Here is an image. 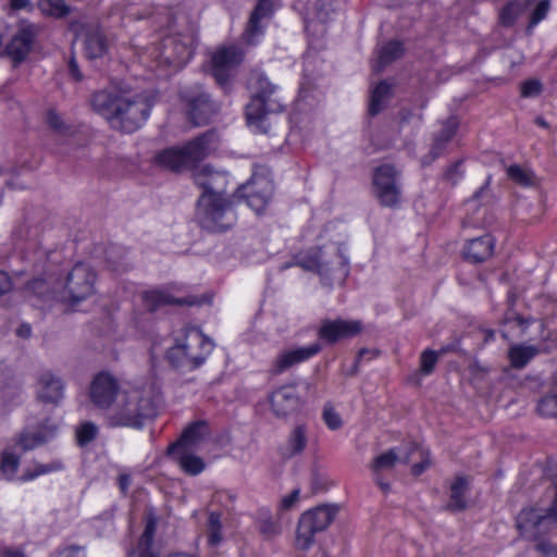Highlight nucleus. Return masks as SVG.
<instances>
[{
	"label": "nucleus",
	"mask_w": 557,
	"mask_h": 557,
	"mask_svg": "<svg viewBox=\"0 0 557 557\" xmlns=\"http://www.w3.org/2000/svg\"><path fill=\"white\" fill-rule=\"evenodd\" d=\"M90 106L110 126L124 133L141 127L150 115L152 101L146 92H133L110 85L92 94Z\"/></svg>",
	"instance_id": "f257e3e1"
},
{
	"label": "nucleus",
	"mask_w": 557,
	"mask_h": 557,
	"mask_svg": "<svg viewBox=\"0 0 557 557\" xmlns=\"http://www.w3.org/2000/svg\"><path fill=\"white\" fill-rule=\"evenodd\" d=\"M157 393L152 385L124 389L106 414L112 428H143L157 416Z\"/></svg>",
	"instance_id": "f03ea898"
},
{
	"label": "nucleus",
	"mask_w": 557,
	"mask_h": 557,
	"mask_svg": "<svg viewBox=\"0 0 557 557\" xmlns=\"http://www.w3.org/2000/svg\"><path fill=\"white\" fill-rule=\"evenodd\" d=\"M220 177L196 175L195 182L203 193L198 199L197 220L199 225L209 232H222L232 226L235 221L233 212L234 200H228L222 191L215 190V183Z\"/></svg>",
	"instance_id": "7ed1b4c3"
},
{
	"label": "nucleus",
	"mask_w": 557,
	"mask_h": 557,
	"mask_svg": "<svg viewBox=\"0 0 557 557\" xmlns=\"http://www.w3.org/2000/svg\"><path fill=\"white\" fill-rule=\"evenodd\" d=\"M214 348L213 341L198 327L186 326L183 336L166 351V360L181 373H188L200 368Z\"/></svg>",
	"instance_id": "20e7f679"
},
{
	"label": "nucleus",
	"mask_w": 557,
	"mask_h": 557,
	"mask_svg": "<svg viewBox=\"0 0 557 557\" xmlns=\"http://www.w3.org/2000/svg\"><path fill=\"white\" fill-rule=\"evenodd\" d=\"M248 84L252 97L246 106L247 124L257 133H268V114L278 113L284 109L277 96V87L261 72L251 73Z\"/></svg>",
	"instance_id": "39448f33"
},
{
	"label": "nucleus",
	"mask_w": 557,
	"mask_h": 557,
	"mask_svg": "<svg viewBox=\"0 0 557 557\" xmlns=\"http://www.w3.org/2000/svg\"><path fill=\"white\" fill-rule=\"evenodd\" d=\"M216 140L214 132H207L184 147H172L157 153L154 163L165 170L181 171L205 159Z\"/></svg>",
	"instance_id": "423d86ee"
},
{
	"label": "nucleus",
	"mask_w": 557,
	"mask_h": 557,
	"mask_svg": "<svg viewBox=\"0 0 557 557\" xmlns=\"http://www.w3.org/2000/svg\"><path fill=\"white\" fill-rule=\"evenodd\" d=\"M97 274L94 269L84 262H77L59 282L53 293L62 301L78 304L96 293Z\"/></svg>",
	"instance_id": "0eeeda50"
},
{
	"label": "nucleus",
	"mask_w": 557,
	"mask_h": 557,
	"mask_svg": "<svg viewBox=\"0 0 557 557\" xmlns=\"http://www.w3.org/2000/svg\"><path fill=\"white\" fill-rule=\"evenodd\" d=\"M295 264L301 269L317 273L325 284L344 281L348 275V261L339 253L326 260L321 248H313L295 257Z\"/></svg>",
	"instance_id": "6e6552de"
},
{
	"label": "nucleus",
	"mask_w": 557,
	"mask_h": 557,
	"mask_svg": "<svg viewBox=\"0 0 557 557\" xmlns=\"http://www.w3.org/2000/svg\"><path fill=\"white\" fill-rule=\"evenodd\" d=\"M24 260L27 263V269L21 273H30L35 277L32 282H28L27 288L39 297H46V294L51 288L52 273L55 264L60 260V253L57 251H47L41 248H36L33 251L27 252L24 256Z\"/></svg>",
	"instance_id": "1a4fd4ad"
},
{
	"label": "nucleus",
	"mask_w": 557,
	"mask_h": 557,
	"mask_svg": "<svg viewBox=\"0 0 557 557\" xmlns=\"http://www.w3.org/2000/svg\"><path fill=\"white\" fill-rule=\"evenodd\" d=\"M337 513L335 506H319L305 512L298 522L295 545L298 549H308L318 532L324 531Z\"/></svg>",
	"instance_id": "9d476101"
},
{
	"label": "nucleus",
	"mask_w": 557,
	"mask_h": 557,
	"mask_svg": "<svg viewBox=\"0 0 557 557\" xmlns=\"http://www.w3.org/2000/svg\"><path fill=\"white\" fill-rule=\"evenodd\" d=\"M557 524V505L548 509L527 508L517 517L520 534L529 540L548 533Z\"/></svg>",
	"instance_id": "9b49d317"
},
{
	"label": "nucleus",
	"mask_w": 557,
	"mask_h": 557,
	"mask_svg": "<svg viewBox=\"0 0 557 557\" xmlns=\"http://www.w3.org/2000/svg\"><path fill=\"white\" fill-rule=\"evenodd\" d=\"M373 193L380 205L394 208L401 201L399 172L392 164H382L374 170Z\"/></svg>",
	"instance_id": "f8f14e48"
},
{
	"label": "nucleus",
	"mask_w": 557,
	"mask_h": 557,
	"mask_svg": "<svg viewBox=\"0 0 557 557\" xmlns=\"http://www.w3.org/2000/svg\"><path fill=\"white\" fill-rule=\"evenodd\" d=\"M39 24L23 20L17 24V29L5 46V53L16 67L23 63L33 51L36 40L41 33Z\"/></svg>",
	"instance_id": "ddd939ff"
},
{
	"label": "nucleus",
	"mask_w": 557,
	"mask_h": 557,
	"mask_svg": "<svg viewBox=\"0 0 557 557\" xmlns=\"http://www.w3.org/2000/svg\"><path fill=\"white\" fill-rule=\"evenodd\" d=\"M549 9V0H515L503 8L499 18L503 25L510 26L520 15L530 13V30L546 18Z\"/></svg>",
	"instance_id": "4468645a"
},
{
	"label": "nucleus",
	"mask_w": 557,
	"mask_h": 557,
	"mask_svg": "<svg viewBox=\"0 0 557 557\" xmlns=\"http://www.w3.org/2000/svg\"><path fill=\"white\" fill-rule=\"evenodd\" d=\"M243 60L244 53L237 46L232 45L218 48L211 57V74L216 83L226 88Z\"/></svg>",
	"instance_id": "2eb2a0df"
},
{
	"label": "nucleus",
	"mask_w": 557,
	"mask_h": 557,
	"mask_svg": "<svg viewBox=\"0 0 557 557\" xmlns=\"http://www.w3.org/2000/svg\"><path fill=\"white\" fill-rule=\"evenodd\" d=\"M274 186L270 178L253 174L246 184L237 189L234 198L244 199L247 206L259 214L270 202Z\"/></svg>",
	"instance_id": "dca6fc26"
},
{
	"label": "nucleus",
	"mask_w": 557,
	"mask_h": 557,
	"mask_svg": "<svg viewBox=\"0 0 557 557\" xmlns=\"http://www.w3.org/2000/svg\"><path fill=\"white\" fill-rule=\"evenodd\" d=\"M182 99L187 107L188 117L195 126L208 124L218 112V107L210 95L199 86L183 91Z\"/></svg>",
	"instance_id": "f3484780"
},
{
	"label": "nucleus",
	"mask_w": 557,
	"mask_h": 557,
	"mask_svg": "<svg viewBox=\"0 0 557 557\" xmlns=\"http://www.w3.org/2000/svg\"><path fill=\"white\" fill-rule=\"evenodd\" d=\"M121 392L117 380L111 373L103 371L92 379L89 387V398L96 408L107 414Z\"/></svg>",
	"instance_id": "a211bd4d"
},
{
	"label": "nucleus",
	"mask_w": 557,
	"mask_h": 557,
	"mask_svg": "<svg viewBox=\"0 0 557 557\" xmlns=\"http://www.w3.org/2000/svg\"><path fill=\"white\" fill-rule=\"evenodd\" d=\"M58 432V425L50 419L42 422L27 424L15 435V445L23 451L33 450L51 441Z\"/></svg>",
	"instance_id": "6ab92c4d"
},
{
	"label": "nucleus",
	"mask_w": 557,
	"mask_h": 557,
	"mask_svg": "<svg viewBox=\"0 0 557 557\" xmlns=\"http://www.w3.org/2000/svg\"><path fill=\"white\" fill-rule=\"evenodd\" d=\"M322 347L319 343H313L304 347H289L281 350L272 360L269 373L271 375H280L290 368L302 363L321 351Z\"/></svg>",
	"instance_id": "aec40b11"
},
{
	"label": "nucleus",
	"mask_w": 557,
	"mask_h": 557,
	"mask_svg": "<svg viewBox=\"0 0 557 557\" xmlns=\"http://www.w3.org/2000/svg\"><path fill=\"white\" fill-rule=\"evenodd\" d=\"M362 330L363 324L360 320L325 319L321 321L318 336L326 344L333 345L357 336Z\"/></svg>",
	"instance_id": "412c9836"
},
{
	"label": "nucleus",
	"mask_w": 557,
	"mask_h": 557,
	"mask_svg": "<svg viewBox=\"0 0 557 557\" xmlns=\"http://www.w3.org/2000/svg\"><path fill=\"white\" fill-rule=\"evenodd\" d=\"M193 55V49L175 36L165 37L156 57L157 66H173L175 69L185 65Z\"/></svg>",
	"instance_id": "4be33fe9"
},
{
	"label": "nucleus",
	"mask_w": 557,
	"mask_h": 557,
	"mask_svg": "<svg viewBox=\"0 0 557 557\" xmlns=\"http://www.w3.org/2000/svg\"><path fill=\"white\" fill-rule=\"evenodd\" d=\"M276 2L277 0L257 1L245 29V38L248 44L256 45L263 36L265 25L262 22L269 21L273 16L275 8L278 7Z\"/></svg>",
	"instance_id": "5701e85b"
},
{
	"label": "nucleus",
	"mask_w": 557,
	"mask_h": 557,
	"mask_svg": "<svg viewBox=\"0 0 557 557\" xmlns=\"http://www.w3.org/2000/svg\"><path fill=\"white\" fill-rule=\"evenodd\" d=\"M144 531L138 540L136 548L128 552L127 557H160V552L154 547V536L158 525V517L148 511L144 517Z\"/></svg>",
	"instance_id": "b1692460"
},
{
	"label": "nucleus",
	"mask_w": 557,
	"mask_h": 557,
	"mask_svg": "<svg viewBox=\"0 0 557 557\" xmlns=\"http://www.w3.org/2000/svg\"><path fill=\"white\" fill-rule=\"evenodd\" d=\"M211 429L207 421L198 420L190 423L182 433L180 440L169 446L170 453H175L177 449H195L205 442L209 441Z\"/></svg>",
	"instance_id": "393cba45"
},
{
	"label": "nucleus",
	"mask_w": 557,
	"mask_h": 557,
	"mask_svg": "<svg viewBox=\"0 0 557 557\" xmlns=\"http://www.w3.org/2000/svg\"><path fill=\"white\" fill-rule=\"evenodd\" d=\"M36 394L42 403L59 405L64 397V382L52 372L46 371L38 377Z\"/></svg>",
	"instance_id": "a878e982"
},
{
	"label": "nucleus",
	"mask_w": 557,
	"mask_h": 557,
	"mask_svg": "<svg viewBox=\"0 0 557 557\" xmlns=\"http://www.w3.org/2000/svg\"><path fill=\"white\" fill-rule=\"evenodd\" d=\"M144 306L149 311H154L162 306H194L199 304L196 297L178 298L165 290L152 289L141 294Z\"/></svg>",
	"instance_id": "bb28decb"
},
{
	"label": "nucleus",
	"mask_w": 557,
	"mask_h": 557,
	"mask_svg": "<svg viewBox=\"0 0 557 557\" xmlns=\"http://www.w3.org/2000/svg\"><path fill=\"white\" fill-rule=\"evenodd\" d=\"M495 239L491 234L470 239L463 247V258L472 263L486 261L494 252Z\"/></svg>",
	"instance_id": "cd10ccee"
},
{
	"label": "nucleus",
	"mask_w": 557,
	"mask_h": 557,
	"mask_svg": "<svg viewBox=\"0 0 557 557\" xmlns=\"http://www.w3.org/2000/svg\"><path fill=\"white\" fill-rule=\"evenodd\" d=\"M270 405L276 417H286L299 406V397L293 387H280L270 396Z\"/></svg>",
	"instance_id": "c85d7f7f"
},
{
	"label": "nucleus",
	"mask_w": 557,
	"mask_h": 557,
	"mask_svg": "<svg viewBox=\"0 0 557 557\" xmlns=\"http://www.w3.org/2000/svg\"><path fill=\"white\" fill-rule=\"evenodd\" d=\"M457 126L458 123L455 117L448 119L443 124L442 129L434 138L430 154L422 160L424 165L431 163L443 153L446 144L455 136Z\"/></svg>",
	"instance_id": "c756f323"
},
{
	"label": "nucleus",
	"mask_w": 557,
	"mask_h": 557,
	"mask_svg": "<svg viewBox=\"0 0 557 557\" xmlns=\"http://www.w3.org/2000/svg\"><path fill=\"white\" fill-rule=\"evenodd\" d=\"M307 430L300 424L293 429L286 443L280 447V455L284 459H290L300 455L307 446Z\"/></svg>",
	"instance_id": "7c9ffc66"
},
{
	"label": "nucleus",
	"mask_w": 557,
	"mask_h": 557,
	"mask_svg": "<svg viewBox=\"0 0 557 557\" xmlns=\"http://www.w3.org/2000/svg\"><path fill=\"white\" fill-rule=\"evenodd\" d=\"M404 51V46L398 40L384 44L377 49V57L372 65L373 71L376 73L382 72L387 65L401 58Z\"/></svg>",
	"instance_id": "2f4dec72"
},
{
	"label": "nucleus",
	"mask_w": 557,
	"mask_h": 557,
	"mask_svg": "<svg viewBox=\"0 0 557 557\" xmlns=\"http://www.w3.org/2000/svg\"><path fill=\"white\" fill-rule=\"evenodd\" d=\"M468 490V480L462 475L456 476L449 486V502L447 504V508L451 511H461L466 509Z\"/></svg>",
	"instance_id": "473e14b6"
},
{
	"label": "nucleus",
	"mask_w": 557,
	"mask_h": 557,
	"mask_svg": "<svg viewBox=\"0 0 557 557\" xmlns=\"http://www.w3.org/2000/svg\"><path fill=\"white\" fill-rule=\"evenodd\" d=\"M191 450L193 449L181 448L175 453H170L168 450V454L178 462L184 472L190 475H197L205 470L206 466L203 460L194 455Z\"/></svg>",
	"instance_id": "72a5a7b5"
},
{
	"label": "nucleus",
	"mask_w": 557,
	"mask_h": 557,
	"mask_svg": "<svg viewBox=\"0 0 557 557\" xmlns=\"http://www.w3.org/2000/svg\"><path fill=\"white\" fill-rule=\"evenodd\" d=\"M539 352L533 345H513L508 350V358L512 368L523 369Z\"/></svg>",
	"instance_id": "f704fd0d"
},
{
	"label": "nucleus",
	"mask_w": 557,
	"mask_h": 557,
	"mask_svg": "<svg viewBox=\"0 0 557 557\" xmlns=\"http://www.w3.org/2000/svg\"><path fill=\"white\" fill-rule=\"evenodd\" d=\"M108 49L106 36L98 29L87 33L84 41L85 54L88 59L101 58Z\"/></svg>",
	"instance_id": "c9c22d12"
},
{
	"label": "nucleus",
	"mask_w": 557,
	"mask_h": 557,
	"mask_svg": "<svg viewBox=\"0 0 557 557\" xmlns=\"http://www.w3.org/2000/svg\"><path fill=\"white\" fill-rule=\"evenodd\" d=\"M221 515L212 511L209 513L207 522V542L211 547H216L223 542Z\"/></svg>",
	"instance_id": "e433bc0d"
},
{
	"label": "nucleus",
	"mask_w": 557,
	"mask_h": 557,
	"mask_svg": "<svg viewBox=\"0 0 557 557\" xmlns=\"http://www.w3.org/2000/svg\"><path fill=\"white\" fill-rule=\"evenodd\" d=\"M63 468L64 465L60 459H54L48 463H35L32 469H27L23 473L22 480L30 481L44 474L61 471Z\"/></svg>",
	"instance_id": "4c0bfd02"
},
{
	"label": "nucleus",
	"mask_w": 557,
	"mask_h": 557,
	"mask_svg": "<svg viewBox=\"0 0 557 557\" xmlns=\"http://www.w3.org/2000/svg\"><path fill=\"white\" fill-rule=\"evenodd\" d=\"M392 86L386 82H381L373 89L370 100L369 113L371 115L377 114L382 109L384 102L389 98Z\"/></svg>",
	"instance_id": "58836bf2"
},
{
	"label": "nucleus",
	"mask_w": 557,
	"mask_h": 557,
	"mask_svg": "<svg viewBox=\"0 0 557 557\" xmlns=\"http://www.w3.org/2000/svg\"><path fill=\"white\" fill-rule=\"evenodd\" d=\"M38 7L44 15L57 18L64 17L71 12L64 0H38Z\"/></svg>",
	"instance_id": "ea45409f"
},
{
	"label": "nucleus",
	"mask_w": 557,
	"mask_h": 557,
	"mask_svg": "<svg viewBox=\"0 0 557 557\" xmlns=\"http://www.w3.org/2000/svg\"><path fill=\"white\" fill-rule=\"evenodd\" d=\"M537 411L547 418H557V392L547 393L537 404Z\"/></svg>",
	"instance_id": "a19ab883"
},
{
	"label": "nucleus",
	"mask_w": 557,
	"mask_h": 557,
	"mask_svg": "<svg viewBox=\"0 0 557 557\" xmlns=\"http://www.w3.org/2000/svg\"><path fill=\"white\" fill-rule=\"evenodd\" d=\"M46 123L48 126L59 135H69L72 133V127L67 124L62 116L53 109H50L46 114Z\"/></svg>",
	"instance_id": "79ce46f5"
},
{
	"label": "nucleus",
	"mask_w": 557,
	"mask_h": 557,
	"mask_svg": "<svg viewBox=\"0 0 557 557\" xmlns=\"http://www.w3.org/2000/svg\"><path fill=\"white\" fill-rule=\"evenodd\" d=\"M98 435V426L90 421L83 422L76 429V440L79 446H86Z\"/></svg>",
	"instance_id": "37998d69"
},
{
	"label": "nucleus",
	"mask_w": 557,
	"mask_h": 557,
	"mask_svg": "<svg viewBox=\"0 0 557 557\" xmlns=\"http://www.w3.org/2000/svg\"><path fill=\"white\" fill-rule=\"evenodd\" d=\"M448 348H443L441 351L436 352L431 349H425L422 351L420 356V370L424 375H429L434 371V368L438 361V358L442 354L446 352Z\"/></svg>",
	"instance_id": "c03bdc74"
},
{
	"label": "nucleus",
	"mask_w": 557,
	"mask_h": 557,
	"mask_svg": "<svg viewBox=\"0 0 557 557\" xmlns=\"http://www.w3.org/2000/svg\"><path fill=\"white\" fill-rule=\"evenodd\" d=\"M508 177L518 185L528 187L533 184L534 175L531 171L521 168L518 164H512L507 169Z\"/></svg>",
	"instance_id": "a18cd8bd"
},
{
	"label": "nucleus",
	"mask_w": 557,
	"mask_h": 557,
	"mask_svg": "<svg viewBox=\"0 0 557 557\" xmlns=\"http://www.w3.org/2000/svg\"><path fill=\"white\" fill-rule=\"evenodd\" d=\"M398 457L395 451V449H389L386 453L381 454L377 456L373 463H372V470L374 472H379L381 470H387L394 467L396 463Z\"/></svg>",
	"instance_id": "49530a36"
},
{
	"label": "nucleus",
	"mask_w": 557,
	"mask_h": 557,
	"mask_svg": "<svg viewBox=\"0 0 557 557\" xmlns=\"http://www.w3.org/2000/svg\"><path fill=\"white\" fill-rule=\"evenodd\" d=\"M20 457L13 453L5 451L2 456L0 469L7 478H12L18 468Z\"/></svg>",
	"instance_id": "de8ad7c7"
},
{
	"label": "nucleus",
	"mask_w": 557,
	"mask_h": 557,
	"mask_svg": "<svg viewBox=\"0 0 557 557\" xmlns=\"http://www.w3.org/2000/svg\"><path fill=\"white\" fill-rule=\"evenodd\" d=\"M258 530L263 536L269 539L280 534L282 531L278 521H275L272 518L260 520Z\"/></svg>",
	"instance_id": "09e8293b"
},
{
	"label": "nucleus",
	"mask_w": 557,
	"mask_h": 557,
	"mask_svg": "<svg viewBox=\"0 0 557 557\" xmlns=\"http://www.w3.org/2000/svg\"><path fill=\"white\" fill-rule=\"evenodd\" d=\"M323 420L330 430H338L343 425L341 416L333 407L325 406L323 409Z\"/></svg>",
	"instance_id": "8fccbe9b"
},
{
	"label": "nucleus",
	"mask_w": 557,
	"mask_h": 557,
	"mask_svg": "<svg viewBox=\"0 0 557 557\" xmlns=\"http://www.w3.org/2000/svg\"><path fill=\"white\" fill-rule=\"evenodd\" d=\"M541 91L542 84L537 79H529L521 85V95L523 97H535L539 96Z\"/></svg>",
	"instance_id": "3c124183"
},
{
	"label": "nucleus",
	"mask_w": 557,
	"mask_h": 557,
	"mask_svg": "<svg viewBox=\"0 0 557 557\" xmlns=\"http://www.w3.org/2000/svg\"><path fill=\"white\" fill-rule=\"evenodd\" d=\"M535 549L545 557H557V545L548 541L539 542Z\"/></svg>",
	"instance_id": "603ef678"
},
{
	"label": "nucleus",
	"mask_w": 557,
	"mask_h": 557,
	"mask_svg": "<svg viewBox=\"0 0 557 557\" xmlns=\"http://www.w3.org/2000/svg\"><path fill=\"white\" fill-rule=\"evenodd\" d=\"M213 500L228 507L235 500V494L227 490H221L214 493Z\"/></svg>",
	"instance_id": "864d4df0"
},
{
	"label": "nucleus",
	"mask_w": 557,
	"mask_h": 557,
	"mask_svg": "<svg viewBox=\"0 0 557 557\" xmlns=\"http://www.w3.org/2000/svg\"><path fill=\"white\" fill-rule=\"evenodd\" d=\"M299 493V488H295L287 496L283 497L281 508L285 510L290 509L297 503Z\"/></svg>",
	"instance_id": "5fc2aeb1"
},
{
	"label": "nucleus",
	"mask_w": 557,
	"mask_h": 557,
	"mask_svg": "<svg viewBox=\"0 0 557 557\" xmlns=\"http://www.w3.org/2000/svg\"><path fill=\"white\" fill-rule=\"evenodd\" d=\"M460 168L461 161H457L454 164H451L445 173L446 178L456 183L457 180H459L462 175Z\"/></svg>",
	"instance_id": "6e6d98bb"
},
{
	"label": "nucleus",
	"mask_w": 557,
	"mask_h": 557,
	"mask_svg": "<svg viewBox=\"0 0 557 557\" xmlns=\"http://www.w3.org/2000/svg\"><path fill=\"white\" fill-rule=\"evenodd\" d=\"M10 9L12 11L25 10L32 12L34 5L30 0H10Z\"/></svg>",
	"instance_id": "4d7b16f0"
},
{
	"label": "nucleus",
	"mask_w": 557,
	"mask_h": 557,
	"mask_svg": "<svg viewBox=\"0 0 557 557\" xmlns=\"http://www.w3.org/2000/svg\"><path fill=\"white\" fill-rule=\"evenodd\" d=\"M12 288V281L9 274L0 270V296L10 292Z\"/></svg>",
	"instance_id": "13d9d810"
},
{
	"label": "nucleus",
	"mask_w": 557,
	"mask_h": 557,
	"mask_svg": "<svg viewBox=\"0 0 557 557\" xmlns=\"http://www.w3.org/2000/svg\"><path fill=\"white\" fill-rule=\"evenodd\" d=\"M69 72H70L71 76L75 81H82L83 79V74L79 71L78 64H77V62H76L74 57L71 58L70 61H69Z\"/></svg>",
	"instance_id": "bf43d9fd"
},
{
	"label": "nucleus",
	"mask_w": 557,
	"mask_h": 557,
	"mask_svg": "<svg viewBox=\"0 0 557 557\" xmlns=\"http://www.w3.org/2000/svg\"><path fill=\"white\" fill-rule=\"evenodd\" d=\"M376 351L375 350H371V349H368V348H362L359 350L358 352V357H357V360H356V366L359 364V362H361L362 359H372L374 357H376Z\"/></svg>",
	"instance_id": "052dcab7"
},
{
	"label": "nucleus",
	"mask_w": 557,
	"mask_h": 557,
	"mask_svg": "<svg viewBox=\"0 0 557 557\" xmlns=\"http://www.w3.org/2000/svg\"><path fill=\"white\" fill-rule=\"evenodd\" d=\"M0 557H25V555L20 549L8 548L2 552Z\"/></svg>",
	"instance_id": "680f3d73"
},
{
	"label": "nucleus",
	"mask_w": 557,
	"mask_h": 557,
	"mask_svg": "<svg viewBox=\"0 0 557 557\" xmlns=\"http://www.w3.org/2000/svg\"><path fill=\"white\" fill-rule=\"evenodd\" d=\"M30 333H32V327L30 325L28 324H22L17 331H16V334L20 336V337H23V338H27L30 336Z\"/></svg>",
	"instance_id": "e2e57ef3"
},
{
	"label": "nucleus",
	"mask_w": 557,
	"mask_h": 557,
	"mask_svg": "<svg viewBox=\"0 0 557 557\" xmlns=\"http://www.w3.org/2000/svg\"><path fill=\"white\" fill-rule=\"evenodd\" d=\"M428 467V463L426 462H418V463H414L411 468V472L413 475H420L421 473H423V471L426 469Z\"/></svg>",
	"instance_id": "0e129e2a"
},
{
	"label": "nucleus",
	"mask_w": 557,
	"mask_h": 557,
	"mask_svg": "<svg viewBox=\"0 0 557 557\" xmlns=\"http://www.w3.org/2000/svg\"><path fill=\"white\" fill-rule=\"evenodd\" d=\"M66 557H85L78 547H71Z\"/></svg>",
	"instance_id": "69168bd1"
},
{
	"label": "nucleus",
	"mask_w": 557,
	"mask_h": 557,
	"mask_svg": "<svg viewBox=\"0 0 557 557\" xmlns=\"http://www.w3.org/2000/svg\"><path fill=\"white\" fill-rule=\"evenodd\" d=\"M375 482L381 487V490L383 492H388L389 491V484L384 482V481H382L379 476L375 478Z\"/></svg>",
	"instance_id": "338daca9"
},
{
	"label": "nucleus",
	"mask_w": 557,
	"mask_h": 557,
	"mask_svg": "<svg viewBox=\"0 0 557 557\" xmlns=\"http://www.w3.org/2000/svg\"><path fill=\"white\" fill-rule=\"evenodd\" d=\"M534 122H535L536 125H539L541 127H544V128H548L549 127L547 121L544 117H542V116H536Z\"/></svg>",
	"instance_id": "774afa93"
}]
</instances>
